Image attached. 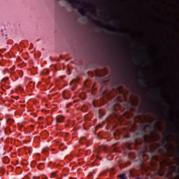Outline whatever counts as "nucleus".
Here are the masks:
<instances>
[{"label":"nucleus","mask_w":179,"mask_h":179,"mask_svg":"<svg viewBox=\"0 0 179 179\" xmlns=\"http://www.w3.org/2000/svg\"><path fill=\"white\" fill-rule=\"evenodd\" d=\"M120 178L121 179H127V175L124 174V173H122L120 175Z\"/></svg>","instance_id":"0eeeda50"},{"label":"nucleus","mask_w":179,"mask_h":179,"mask_svg":"<svg viewBox=\"0 0 179 179\" xmlns=\"http://www.w3.org/2000/svg\"><path fill=\"white\" fill-rule=\"evenodd\" d=\"M57 176V172H52L50 173L51 178H55V177Z\"/></svg>","instance_id":"6e6552de"},{"label":"nucleus","mask_w":179,"mask_h":179,"mask_svg":"<svg viewBox=\"0 0 179 179\" xmlns=\"http://www.w3.org/2000/svg\"><path fill=\"white\" fill-rule=\"evenodd\" d=\"M112 22H113V23H115V19H113Z\"/></svg>","instance_id":"ddd939ff"},{"label":"nucleus","mask_w":179,"mask_h":179,"mask_svg":"<svg viewBox=\"0 0 179 179\" xmlns=\"http://www.w3.org/2000/svg\"><path fill=\"white\" fill-rule=\"evenodd\" d=\"M150 128L152 129V131H156V124H152Z\"/></svg>","instance_id":"1a4fd4ad"},{"label":"nucleus","mask_w":179,"mask_h":179,"mask_svg":"<svg viewBox=\"0 0 179 179\" xmlns=\"http://www.w3.org/2000/svg\"><path fill=\"white\" fill-rule=\"evenodd\" d=\"M38 169L39 170H43V169H44V164H39L38 165Z\"/></svg>","instance_id":"423d86ee"},{"label":"nucleus","mask_w":179,"mask_h":179,"mask_svg":"<svg viewBox=\"0 0 179 179\" xmlns=\"http://www.w3.org/2000/svg\"><path fill=\"white\" fill-rule=\"evenodd\" d=\"M176 152L178 153V156H179V148L176 147Z\"/></svg>","instance_id":"9d476101"},{"label":"nucleus","mask_w":179,"mask_h":179,"mask_svg":"<svg viewBox=\"0 0 179 179\" xmlns=\"http://www.w3.org/2000/svg\"><path fill=\"white\" fill-rule=\"evenodd\" d=\"M141 83H143V85H144V86H149V83H148V80H146V78H145L141 79Z\"/></svg>","instance_id":"39448f33"},{"label":"nucleus","mask_w":179,"mask_h":179,"mask_svg":"<svg viewBox=\"0 0 179 179\" xmlns=\"http://www.w3.org/2000/svg\"><path fill=\"white\" fill-rule=\"evenodd\" d=\"M159 99L162 100V96H159Z\"/></svg>","instance_id":"2eb2a0df"},{"label":"nucleus","mask_w":179,"mask_h":179,"mask_svg":"<svg viewBox=\"0 0 179 179\" xmlns=\"http://www.w3.org/2000/svg\"><path fill=\"white\" fill-rule=\"evenodd\" d=\"M93 23H95V26L96 27H99L100 29H103V30H108V31H113V33H117L116 30L110 29L108 28L106 26L103 25L101 22L96 21L94 20H92Z\"/></svg>","instance_id":"f03ea898"},{"label":"nucleus","mask_w":179,"mask_h":179,"mask_svg":"<svg viewBox=\"0 0 179 179\" xmlns=\"http://www.w3.org/2000/svg\"><path fill=\"white\" fill-rule=\"evenodd\" d=\"M0 127H1V122H0Z\"/></svg>","instance_id":"dca6fc26"},{"label":"nucleus","mask_w":179,"mask_h":179,"mask_svg":"<svg viewBox=\"0 0 179 179\" xmlns=\"http://www.w3.org/2000/svg\"><path fill=\"white\" fill-rule=\"evenodd\" d=\"M64 120H65V117H64V116H57L56 117L57 125H58V124H62V122H64Z\"/></svg>","instance_id":"7ed1b4c3"},{"label":"nucleus","mask_w":179,"mask_h":179,"mask_svg":"<svg viewBox=\"0 0 179 179\" xmlns=\"http://www.w3.org/2000/svg\"><path fill=\"white\" fill-rule=\"evenodd\" d=\"M124 80H127V78H124Z\"/></svg>","instance_id":"4468645a"},{"label":"nucleus","mask_w":179,"mask_h":179,"mask_svg":"<svg viewBox=\"0 0 179 179\" xmlns=\"http://www.w3.org/2000/svg\"><path fill=\"white\" fill-rule=\"evenodd\" d=\"M78 12L80 15H82V16H86V10L84 8H78Z\"/></svg>","instance_id":"20e7f679"},{"label":"nucleus","mask_w":179,"mask_h":179,"mask_svg":"<svg viewBox=\"0 0 179 179\" xmlns=\"http://www.w3.org/2000/svg\"><path fill=\"white\" fill-rule=\"evenodd\" d=\"M154 111H156L157 114L159 112V109L158 108H154Z\"/></svg>","instance_id":"9b49d317"},{"label":"nucleus","mask_w":179,"mask_h":179,"mask_svg":"<svg viewBox=\"0 0 179 179\" xmlns=\"http://www.w3.org/2000/svg\"><path fill=\"white\" fill-rule=\"evenodd\" d=\"M43 179H48V178H47V176H43Z\"/></svg>","instance_id":"f8f14e48"},{"label":"nucleus","mask_w":179,"mask_h":179,"mask_svg":"<svg viewBox=\"0 0 179 179\" xmlns=\"http://www.w3.org/2000/svg\"><path fill=\"white\" fill-rule=\"evenodd\" d=\"M169 131H170V129H167V131H164L163 135H164V141H162V147L164 149H166V150H169V138H167V134H169Z\"/></svg>","instance_id":"f257e3e1"},{"label":"nucleus","mask_w":179,"mask_h":179,"mask_svg":"<svg viewBox=\"0 0 179 179\" xmlns=\"http://www.w3.org/2000/svg\"><path fill=\"white\" fill-rule=\"evenodd\" d=\"M0 134H1V130H0Z\"/></svg>","instance_id":"f3484780"}]
</instances>
